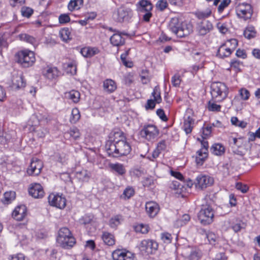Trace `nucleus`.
I'll list each match as a JSON object with an SVG mask.
<instances>
[{
    "label": "nucleus",
    "mask_w": 260,
    "mask_h": 260,
    "mask_svg": "<svg viewBox=\"0 0 260 260\" xmlns=\"http://www.w3.org/2000/svg\"><path fill=\"white\" fill-rule=\"evenodd\" d=\"M111 135H112L111 134ZM114 143H110L107 151L110 156L118 157L128 154L131 151V147L126 141L123 133L120 131L113 134Z\"/></svg>",
    "instance_id": "f257e3e1"
},
{
    "label": "nucleus",
    "mask_w": 260,
    "mask_h": 260,
    "mask_svg": "<svg viewBox=\"0 0 260 260\" xmlns=\"http://www.w3.org/2000/svg\"><path fill=\"white\" fill-rule=\"evenodd\" d=\"M169 29L179 38L188 36L193 31V26L190 23H180L178 18H172L169 24Z\"/></svg>",
    "instance_id": "f03ea898"
},
{
    "label": "nucleus",
    "mask_w": 260,
    "mask_h": 260,
    "mask_svg": "<svg viewBox=\"0 0 260 260\" xmlns=\"http://www.w3.org/2000/svg\"><path fill=\"white\" fill-rule=\"evenodd\" d=\"M212 100L215 102H220L228 96L229 90L226 85L220 82H215L211 85Z\"/></svg>",
    "instance_id": "7ed1b4c3"
},
{
    "label": "nucleus",
    "mask_w": 260,
    "mask_h": 260,
    "mask_svg": "<svg viewBox=\"0 0 260 260\" xmlns=\"http://www.w3.org/2000/svg\"><path fill=\"white\" fill-rule=\"evenodd\" d=\"M56 241L60 246L67 249L73 247L76 243L70 231L66 227L60 229Z\"/></svg>",
    "instance_id": "20e7f679"
},
{
    "label": "nucleus",
    "mask_w": 260,
    "mask_h": 260,
    "mask_svg": "<svg viewBox=\"0 0 260 260\" xmlns=\"http://www.w3.org/2000/svg\"><path fill=\"white\" fill-rule=\"evenodd\" d=\"M214 211L209 205H203L198 213V218L202 224H209L213 221Z\"/></svg>",
    "instance_id": "39448f33"
},
{
    "label": "nucleus",
    "mask_w": 260,
    "mask_h": 260,
    "mask_svg": "<svg viewBox=\"0 0 260 260\" xmlns=\"http://www.w3.org/2000/svg\"><path fill=\"white\" fill-rule=\"evenodd\" d=\"M16 57L17 62L25 68L32 66L36 60L34 53L27 50L18 52Z\"/></svg>",
    "instance_id": "423d86ee"
},
{
    "label": "nucleus",
    "mask_w": 260,
    "mask_h": 260,
    "mask_svg": "<svg viewBox=\"0 0 260 260\" xmlns=\"http://www.w3.org/2000/svg\"><path fill=\"white\" fill-rule=\"evenodd\" d=\"M237 16L246 21L250 19L253 14V9L250 4L247 3H240L236 8Z\"/></svg>",
    "instance_id": "0eeeda50"
},
{
    "label": "nucleus",
    "mask_w": 260,
    "mask_h": 260,
    "mask_svg": "<svg viewBox=\"0 0 260 260\" xmlns=\"http://www.w3.org/2000/svg\"><path fill=\"white\" fill-rule=\"evenodd\" d=\"M140 135L142 138L149 141H153L159 135V130L154 125H145L140 131Z\"/></svg>",
    "instance_id": "6e6552de"
},
{
    "label": "nucleus",
    "mask_w": 260,
    "mask_h": 260,
    "mask_svg": "<svg viewBox=\"0 0 260 260\" xmlns=\"http://www.w3.org/2000/svg\"><path fill=\"white\" fill-rule=\"evenodd\" d=\"M133 11L129 8L121 7L113 14L114 18L118 22H128L133 17Z\"/></svg>",
    "instance_id": "1a4fd4ad"
},
{
    "label": "nucleus",
    "mask_w": 260,
    "mask_h": 260,
    "mask_svg": "<svg viewBox=\"0 0 260 260\" xmlns=\"http://www.w3.org/2000/svg\"><path fill=\"white\" fill-rule=\"evenodd\" d=\"M49 204L59 209H63L66 206V199L62 195L50 194L48 198Z\"/></svg>",
    "instance_id": "9d476101"
},
{
    "label": "nucleus",
    "mask_w": 260,
    "mask_h": 260,
    "mask_svg": "<svg viewBox=\"0 0 260 260\" xmlns=\"http://www.w3.org/2000/svg\"><path fill=\"white\" fill-rule=\"evenodd\" d=\"M213 182V178L207 175H200L197 177L194 184L197 188L203 189L211 185Z\"/></svg>",
    "instance_id": "9b49d317"
},
{
    "label": "nucleus",
    "mask_w": 260,
    "mask_h": 260,
    "mask_svg": "<svg viewBox=\"0 0 260 260\" xmlns=\"http://www.w3.org/2000/svg\"><path fill=\"white\" fill-rule=\"evenodd\" d=\"M42 168V162L37 158H33L27 170V173L29 175H38L40 173Z\"/></svg>",
    "instance_id": "f8f14e48"
},
{
    "label": "nucleus",
    "mask_w": 260,
    "mask_h": 260,
    "mask_svg": "<svg viewBox=\"0 0 260 260\" xmlns=\"http://www.w3.org/2000/svg\"><path fill=\"white\" fill-rule=\"evenodd\" d=\"M158 248V244L156 242L152 240H144L140 244V248L142 251H144L147 254H152Z\"/></svg>",
    "instance_id": "ddd939ff"
},
{
    "label": "nucleus",
    "mask_w": 260,
    "mask_h": 260,
    "mask_svg": "<svg viewBox=\"0 0 260 260\" xmlns=\"http://www.w3.org/2000/svg\"><path fill=\"white\" fill-rule=\"evenodd\" d=\"M202 148L197 151L196 162L197 164L202 165L205 159L208 156V143L207 141L203 140L201 141Z\"/></svg>",
    "instance_id": "4468645a"
},
{
    "label": "nucleus",
    "mask_w": 260,
    "mask_h": 260,
    "mask_svg": "<svg viewBox=\"0 0 260 260\" xmlns=\"http://www.w3.org/2000/svg\"><path fill=\"white\" fill-rule=\"evenodd\" d=\"M29 194L35 199H41L45 194L42 185L39 183H32L28 189Z\"/></svg>",
    "instance_id": "2eb2a0df"
},
{
    "label": "nucleus",
    "mask_w": 260,
    "mask_h": 260,
    "mask_svg": "<svg viewBox=\"0 0 260 260\" xmlns=\"http://www.w3.org/2000/svg\"><path fill=\"white\" fill-rule=\"evenodd\" d=\"M213 29L212 23L208 20H203L197 24V31L200 36H205Z\"/></svg>",
    "instance_id": "dca6fc26"
},
{
    "label": "nucleus",
    "mask_w": 260,
    "mask_h": 260,
    "mask_svg": "<svg viewBox=\"0 0 260 260\" xmlns=\"http://www.w3.org/2000/svg\"><path fill=\"white\" fill-rule=\"evenodd\" d=\"M112 255L114 260H134L133 254L125 250H115Z\"/></svg>",
    "instance_id": "f3484780"
},
{
    "label": "nucleus",
    "mask_w": 260,
    "mask_h": 260,
    "mask_svg": "<svg viewBox=\"0 0 260 260\" xmlns=\"http://www.w3.org/2000/svg\"><path fill=\"white\" fill-rule=\"evenodd\" d=\"M136 10L139 14H143L145 12L151 11L152 5L148 0H141L136 5Z\"/></svg>",
    "instance_id": "a211bd4d"
},
{
    "label": "nucleus",
    "mask_w": 260,
    "mask_h": 260,
    "mask_svg": "<svg viewBox=\"0 0 260 260\" xmlns=\"http://www.w3.org/2000/svg\"><path fill=\"white\" fill-rule=\"evenodd\" d=\"M145 209L147 213L150 217H155L159 211L158 204L153 201L147 202L145 205Z\"/></svg>",
    "instance_id": "6ab92c4d"
},
{
    "label": "nucleus",
    "mask_w": 260,
    "mask_h": 260,
    "mask_svg": "<svg viewBox=\"0 0 260 260\" xmlns=\"http://www.w3.org/2000/svg\"><path fill=\"white\" fill-rule=\"evenodd\" d=\"M42 73L45 78L53 80L58 77L59 71L55 67H47L43 69Z\"/></svg>",
    "instance_id": "aec40b11"
},
{
    "label": "nucleus",
    "mask_w": 260,
    "mask_h": 260,
    "mask_svg": "<svg viewBox=\"0 0 260 260\" xmlns=\"http://www.w3.org/2000/svg\"><path fill=\"white\" fill-rule=\"evenodd\" d=\"M26 215V208L24 205L16 207L12 212L13 217L18 221L22 220Z\"/></svg>",
    "instance_id": "412c9836"
},
{
    "label": "nucleus",
    "mask_w": 260,
    "mask_h": 260,
    "mask_svg": "<svg viewBox=\"0 0 260 260\" xmlns=\"http://www.w3.org/2000/svg\"><path fill=\"white\" fill-rule=\"evenodd\" d=\"M194 119L191 116L185 117L184 119L183 129L186 134L191 133L194 124Z\"/></svg>",
    "instance_id": "4be33fe9"
},
{
    "label": "nucleus",
    "mask_w": 260,
    "mask_h": 260,
    "mask_svg": "<svg viewBox=\"0 0 260 260\" xmlns=\"http://www.w3.org/2000/svg\"><path fill=\"white\" fill-rule=\"evenodd\" d=\"M233 52L229 48L228 44H223L218 49L217 55L220 58H225L230 56Z\"/></svg>",
    "instance_id": "5701e85b"
},
{
    "label": "nucleus",
    "mask_w": 260,
    "mask_h": 260,
    "mask_svg": "<svg viewBox=\"0 0 260 260\" xmlns=\"http://www.w3.org/2000/svg\"><path fill=\"white\" fill-rule=\"evenodd\" d=\"M12 82L13 87L16 89H19L25 86V82L22 75H19L18 74L14 75Z\"/></svg>",
    "instance_id": "b1692460"
},
{
    "label": "nucleus",
    "mask_w": 260,
    "mask_h": 260,
    "mask_svg": "<svg viewBox=\"0 0 260 260\" xmlns=\"http://www.w3.org/2000/svg\"><path fill=\"white\" fill-rule=\"evenodd\" d=\"M126 35L124 33H115L110 38L111 43L115 46L122 45L124 44L125 39L122 37V35Z\"/></svg>",
    "instance_id": "393cba45"
},
{
    "label": "nucleus",
    "mask_w": 260,
    "mask_h": 260,
    "mask_svg": "<svg viewBox=\"0 0 260 260\" xmlns=\"http://www.w3.org/2000/svg\"><path fill=\"white\" fill-rule=\"evenodd\" d=\"M109 168L113 173H117L119 175L122 176L126 173V170L123 165L120 163H111Z\"/></svg>",
    "instance_id": "a878e982"
},
{
    "label": "nucleus",
    "mask_w": 260,
    "mask_h": 260,
    "mask_svg": "<svg viewBox=\"0 0 260 260\" xmlns=\"http://www.w3.org/2000/svg\"><path fill=\"white\" fill-rule=\"evenodd\" d=\"M81 54L85 57H91L99 53L96 47H84L81 50Z\"/></svg>",
    "instance_id": "bb28decb"
},
{
    "label": "nucleus",
    "mask_w": 260,
    "mask_h": 260,
    "mask_svg": "<svg viewBox=\"0 0 260 260\" xmlns=\"http://www.w3.org/2000/svg\"><path fill=\"white\" fill-rule=\"evenodd\" d=\"M103 87L105 91L108 93L114 92L117 88L116 84L112 79H106L104 81Z\"/></svg>",
    "instance_id": "cd10ccee"
},
{
    "label": "nucleus",
    "mask_w": 260,
    "mask_h": 260,
    "mask_svg": "<svg viewBox=\"0 0 260 260\" xmlns=\"http://www.w3.org/2000/svg\"><path fill=\"white\" fill-rule=\"evenodd\" d=\"M90 176L91 173L86 170L77 171L75 174V177L81 182L88 181Z\"/></svg>",
    "instance_id": "c85d7f7f"
},
{
    "label": "nucleus",
    "mask_w": 260,
    "mask_h": 260,
    "mask_svg": "<svg viewBox=\"0 0 260 260\" xmlns=\"http://www.w3.org/2000/svg\"><path fill=\"white\" fill-rule=\"evenodd\" d=\"M102 238L105 244L108 246H113L115 244V240L114 236L112 234L107 232H103Z\"/></svg>",
    "instance_id": "c756f323"
},
{
    "label": "nucleus",
    "mask_w": 260,
    "mask_h": 260,
    "mask_svg": "<svg viewBox=\"0 0 260 260\" xmlns=\"http://www.w3.org/2000/svg\"><path fill=\"white\" fill-rule=\"evenodd\" d=\"M210 150L214 155L220 156L224 153L225 148L220 144H214L211 147Z\"/></svg>",
    "instance_id": "7c9ffc66"
},
{
    "label": "nucleus",
    "mask_w": 260,
    "mask_h": 260,
    "mask_svg": "<svg viewBox=\"0 0 260 260\" xmlns=\"http://www.w3.org/2000/svg\"><path fill=\"white\" fill-rule=\"evenodd\" d=\"M122 221V216L120 215H117L110 219L109 224L111 228L115 229Z\"/></svg>",
    "instance_id": "2f4dec72"
},
{
    "label": "nucleus",
    "mask_w": 260,
    "mask_h": 260,
    "mask_svg": "<svg viewBox=\"0 0 260 260\" xmlns=\"http://www.w3.org/2000/svg\"><path fill=\"white\" fill-rule=\"evenodd\" d=\"M83 0H71L68 4V9L71 11L78 10L83 5Z\"/></svg>",
    "instance_id": "473e14b6"
},
{
    "label": "nucleus",
    "mask_w": 260,
    "mask_h": 260,
    "mask_svg": "<svg viewBox=\"0 0 260 260\" xmlns=\"http://www.w3.org/2000/svg\"><path fill=\"white\" fill-rule=\"evenodd\" d=\"M12 133H4L0 130V143L5 145L9 142L12 139L13 134H14L13 132Z\"/></svg>",
    "instance_id": "72a5a7b5"
},
{
    "label": "nucleus",
    "mask_w": 260,
    "mask_h": 260,
    "mask_svg": "<svg viewBox=\"0 0 260 260\" xmlns=\"http://www.w3.org/2000/svg\"><path fill=\"white\" fill-rule=\"evenodd\" d=\"M15 197L16 193L15 191L6 192L4 194L3 202L5 204H9L15 199Z\"/></svg>",
    "instance_id": "f704fd0d"
},
{
    "label": "nucleus",
    "mask_w": 260,
    "mask_h": 260,
    "mask_svg": "<svg viewBox=\"0 0 260 260\" xmlns=\"http://www.w3.org/2000/svg\"><path fill=\"white\" fill-rule=\"evenodd\" d=\"M256 32L255 28L252 26H249L246 28L243 35L246 38L250 39L254 38L256 36Z\"/></svg>",
    "instance_id": "c9c22d12"
},
{
    "label": "nucleus",
    "mask_w": 260,
    "mask_h": 260,
    "mask_svg": "<svg viewBox=\"0 0 260 260\" xmlns=\"http://www.w3.org/2000/svg\"><path fill=\"white\" fill-rule=\"evenodd\" d=\"M211 10L208 8L204 11H198L195 12L194 15L199 19L206 20V18L211 15Z\"/></svg>",
    "instance_id": "e433bc0d"
},
{
    "label": "nucleus",
    "mask_w": 260,
    "mask_h": 260,
    "mask_svg": "<svg viewBox=\"0 0 260 260\" xmlns=\"http://www.w3.org/2000/svg\"><path fill=\"white\" fill-rule=\"evenodd\" d=\"M19 39L21 41L29 43L33 45H35L37 43L36 39L26 34H21L18 36Z\"/></svg>",
    "instance_id": "4c0bfd02"
},
{
    "label": "nucleus",
    "mask_w": 260,
    "mask_h": 260,
    "mask_svg": "<svg viewBox=\"0 0 260 260\" xmlns=\"http://www.w3.org/2000/svg\"><path fill=\"white\" fill-rule=\"evenodd\" d=\"M60 38L64 42H67L71 39V32L69 28H63L59 31Z\"/></svg>",
    "instance_id": "58836bf2"
},
{
    "label": "nucleus",
    "mask_w": 260,
    "mask_h": 260,
    "mask_svg": "<svg viewBox=\"0 0 260 260\" xmlns=\"http://www.w3.org/2000/svg\"><path fill=\"white\" fill-rule=\"evenodd\" d=\"M135 194V190L131 186H127L123 191L121 198L124 200L129 199Z\"/></svg>",
    "instance_id": "ea45409f"
},
{
    "label": "nucleus",
    "mask_w": 260,
    "mask_h": 260,
    "mask_svg": "<svg viewBox=\"0 0 260 260\" xmlns=\"http://www.w3.org/2000/svg\"><path fill=\"white\" fill-rule=\"evenodd\" d=\"M80 118V114L79 110L77 108L72 109L71 116L70 121L72 123H76Z\"/></svg>",
    "instance_id": "a19ab883"
},
{
    "label": "nucleus",
    "mask_w": 260,
    "mask_h": 260,
    "mask_svg": "<svg viewBox=\"0 0 260 260\" xmlns=\"http://www.w3.org/2000/svg\"><path fill=\"white\" fill-rule=\"evenodd\" d=\"M68 97L74 103H77L79 102L80 96L79 92L76 90H72L68 93Z\"/></svg>",
    "instance_id": "79ce46f5"
},
{
    "label": "nucleus",
    "mask_w": 260,
    "mask_h": 260,
    "mask_svg": "<svg viewBox=\"0 0 260 260\" xmlns=\"http://www.w3.org/2000/svg\"><path fill=\"white\" fill-rule=\"evenodd\" d=\"M152 95L154 98V101L157 103H160L161 101V98L160 96V90L159 86H156L153 89V91Z\"/></svg>",
    "instance_id": "37998d69"
},
{
    "label": "nucleus",
    "mask_w": 260,
    "mask_h": 260,
    "mask_svg": "<svg viewBox=\"0 0 260 260\" xmlns=\"http://www.w3.org/2000/svg\"><path fill=\"white\" fill-rule=\"evenodd\" d=\"M233 125L244 128L247 126V122L244 121H239L237 117H232L231 119Z\"/></svg>",
    "instance_id": "c03bdc74"
},
{
    "label": "nucleus",
    "mask_w": 260,
    "mask_h": 260,
    "mask_svg": "<svg viewBox=\"0 0 260 260\" xmlns=\"http://www.w3.org/2000/svg\"><path fill=\"white\" fill-rule=\"evenodd\" d=\"M129 49L126 50L124 53H122L120 56V58L123 64L127 67L131 68L133 66V62L132 61H126V57L128 54Z\"/></svg>",
    "instance_id": "a18cd8bd"
},
{
    "label": "nucleus",
    "mask_w": 260,
    "mask_h": 260,
    "mask_svg": "<svg viewBox=\"0 0 260 260\" xmlns=\"http://www.w3.org/2000/svg\"><path fill=\"white\" fill-rule=\"evenodd\" d=\"M34 12V10L27 7H22L21 9V13L23 17H30Z\"/></svg>",
    "instance_id": "49530a36"
},
{
    "label": "nucleus",
    "mask_w": 260,
    "mask_h": 260,
    "mask_svg": "<svg viewBox=\"0 0 260 260\" xmlns=\"http://www.w3.org/2000/svg\"><path fill=\"white\" fill-rule=\"evenodd\" d=\"M184 185V184H181L178 181H173L170 185V187L173 189L177 190V192H180Z\"/></svg>",
    "instance_id": "de8ad7c7"
},
{
    "label": "nucleus",
    "mask_w": 260,
    "mask_h": 260,
    "mask_svg": "<svg viewBox=\"0 0 260 260\" xmlns=\"http://www.w3.org/2000/svg\"><path fill=\"white\" fill-rule=\"evenodd\" d=\"M236 188L243 193H246L249 190V187L248 185L241 182H238L236 183Z\"/></svg>",
    "instance_id": "09e8293b"
},
{
    "label": "nucleus",
    "mask_w": 260,
    "mask_h": 260,
    "mask_svg": "<svg viewBox=\"0 0 260 260\" xmlns=\"http://www.w3.org/2000/svg\"><path fill=\"white\" fill-rule=\"evenodd\" d=\"M181 77L179 74H175L172 78L171 82L175 87H178L181 83Z\"/></svg>",
    "instance_id": "8fccbe9b"
},
{
    "label": "nucleus",
    "mask_w": 260,
    "mask_h": 260,
    "mask_svg": "<svg viewBox=\"0 0 260 260\" xmlns=\"http://www.w3.org/2000/svg\"><path fill=\"white\" fill-rule=\"evenodd\" d=\"M55 157L56 160L62 164L66 163L68 159L66 154L63 153H56L55 154Z\"/></svg>",
    "instance_id": "3c124183"
},
{
    "label": "nucleus",
    "mask_w": 260,
    "mask_h": 260,
    "mask_svg": "<svg viewBox=\"0 0 260 260\" xmlns=\"http://www.w3.org/2000/svg\"><path fill=\"white\" fill-rule=\"evenodd\" d=\"M212 101H210L208 103V109L211 111H219L220 110V106L215 104Z\"/></svg>",
    "instance_id": "603ef678"
},
{
    "label": "nucleus",
    "mask_w": 260,
    "mask_h": 260,
    "mask_svg": "<svg viewBox=\"0 0 260 260\" xmlns=\"http://www.w3.org/2000/svg\"><path fill=\"white\" fill-rule=\"evenodd\" d=\"M69 133L71 137H73L74 139H77L80 136L79 130L76 127L71 128Z\"/></svg>",
    "instance_id": "864d4df0"
},
{
    "label": "nucleus",
    "mask_w": 260,
    "mask_h": 260,
    "mask_svg": "<svg viewBox=\"0 0 260 260\" xmlns=\"http://www.w3.org/2000/svg\"><path fill=\"white\" fill-rule=\"evenodd\" d=\"M206 237L211 244H215L217 237L214 233L208 232L206 234Z\"/></svg>",
    "instance_id": "5fc2aeb1"
},
{
    "label": "nucleus",
    "mask_w": 260,
    "mask_h": 260,
    "mask_svg": "<svg viewBox=\"0 0 260 260\" xmlns=\"http://www.w3.org/2000/svg\"><path fill=\"white\" fill-rule=\"evenodd\" d=\"M93 216L90 215H85L80 219L81 224L86 225L90 223L92 220Z\"/></svg>",
    "instance_id": "6e6d98bb"
},
{
    "label": "nucleus",
    "mask_w": 260,
    "mask_h": 260,
    "mask_svg": "<svg viewBox=\"0 0 260 260\" xmlns=\"http://www.w3.org/2000/svg\"><path fill=\"white\" fill-rule=\"evenodd\" d=\"M231 3V0H223L218 7V11L221 13L223 10L227 7Z\"/></svg>",
    "instance_id": "4d7b16f0"
},
{
    "label": "nucleus",
    "mask_w": 260,
    "mask_h": 260,
    "mask_svg": "<svg viewBox=\"0 0 260 260\" xmlns=\"http://www.w3.org/2000/svg\"><path fill=\"white\" fill-rule=\"evenodd\" d=\"M201 257V252L196 250L192 251L189 255V258L191 260H198Z\"/></svg>",
    "instance_id": "13d9d810"
},
{
    "label": "nucleus",
    "mask_w": 260,
    "mask_h": 260,
    "mask_svg": "<svg viewBox=\"0 0 260 260\" xmlns=\"http://www.w3.org/2000/svg\"><path fill=\"white\" fill-rule=\"evenodd\" d=\"M156 7L160 11L164 10L168 6V3L166 0H159L157 2Z\"/></svg>",
    "instance_id": "bf43d9fd"
},
{
    "label": "nucleus",
    "mask_w": 260,
    "mask_h": 260,
    "mask_svg": "<svg viewBox=\"0 0 260 260\" xmlns=\"http://www.w3.org/2000/svg\"><path fill=\"white\" fill-rule=\"evenodd\" d=\"M161 239L164 243L169 244L171 242L172 236L171 235L168 233H164L161 234Z\"/></svg>",
    "instance_id": "052dcab7"
},
{
    "label": "nucleus",
    "mask_w": 260,
    "mask_h": 260,
    "mask_svg": "<svg viewBox=\"0 0 260 260\" xmlns=\"http://www.w3.org/2000/svg\"><path fill=\"white\" fill-rule=\"evenodd\" d=\"M136 231L142 234H146L148 232V226L142 224H139L136 226Z\"/></svg>",
    "instance_id": "680f3d73"
},
{
    "label": "nucleus",
    "mask_w": 260,
    "mask_h": 260,
    "mask_svg": "<svg viewBox=\"0 0 260 260\" xmlns=\"http://www.w3.org/2000/svg\"><path fill=\"white\" fill-rule=\"evenodd\" d=\"M224 44H228L229 48L234 51L238 46V41L236 39H232L228 41Z\"/></svg>",
    "instance_id": "e2e57ef3"
},
{
    "label": "nucleus",
    "mask_w": 260,
    "mask_h": 260,
    "mask_svg": "<svg viewBox=\"0 0 260 260\" xmlns=\"http://www.w3.org/2000/svg\"><path fill=\"white\" fill-rule=\"evenodd\" d=\"M59 22L61 24L66 23L70 21L69 16L67 14H61L58 18Z\"/></svg>",
    "instance_id": "0e129e2a"
},
{
    "label": "nucleus",
    "mask_w": 260,
    "mask_h": 260,
    "mask_svg": "<svg viewBox=\"0 0 260 260\" xmlns=\"http://www.w3.org/2000/svg\"><path fill=\"white\" fill-rule=\"evenodd\" d=\"M36 116L39 121H45L47 122L51 120L50 116L47 113L39 114Z\"/></svg>",
    "instance_id": "69168bd1"
},
{
    "label": "nucleus",
    "mask_w": 260,
    "mask_h": 260,
    "mask_svg": "<svg viewBox=\"0 0 260 260\" xmlns=\"http://www.w3.org/2000/svg\"><path fill=\"white\" fill-rule=\"evenodd\" d=\"M240 95L241 99L243 100H247L249 99L250 93L249 91L246 89H241L240 91Z\"/></svg>",
    "instance_id": "338daca9"
},
{
    "label": "nucleus",
    "mask_w": 260,
    "mask_h": 260,
    "mask_svg": "<svg viewBox=\"0 0 260 260\" xmlns=\"http://www.w3.org/2000/svg\"><path fill=\"white\" fill-rule=\"evenodd\" d=\"M231 67L233 68L236 71L240 70V62L238 60H233L231 62Z\"/></svg>",
    "instance_id": "774afa93"
}]
</instances>
